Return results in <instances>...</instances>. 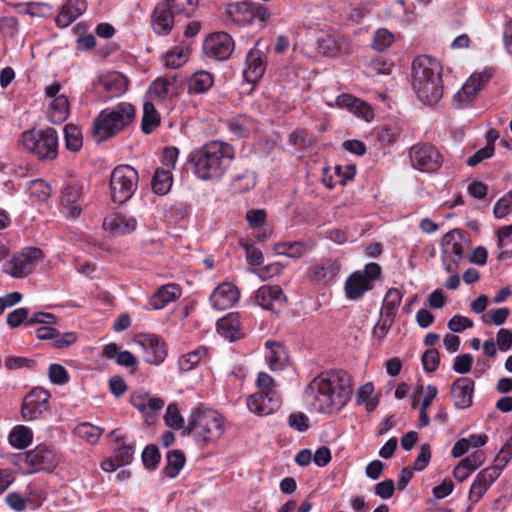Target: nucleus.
<instances>
[{"instance_id": "46", "label": "nucleus", "mask_w": 512, "mask_h": 512, "mask_svg": "<svg viewBox=\"0 0 512 512\" xmlns=\"http://www.w3.org/2000/svg\"><path fill=\"white\" fill-rule=\"evenodd\" d=\"M402 133V127L397 122H389L382 126L379 130L377 138L378 140L385 145H390L395 143Z\"/></svg>"}, {"instance_id": "56", "label": "nucleus", "mask_w": 512, "mask_h": 512, "mask_svg": "<svg viewBox=\"0 0 512 512\" xmlns=\"http://www.w3.org/2000/svg\"><path fill=\"white\" fill-rule=\"evenodd\" d=\"M422 365L426 372L432 373L436 371L440 363V353L435 348H430L422 355Z\"/></svg>"}, {"instance_id": "7", "label": "nucleus", "mask_w": 512, "mask_h": 512, "mask_svg": "<svg viewBox=\"0 0 512 512\" xmlns=\"http://www.w3.org/2000/svg\"><path fill=\"white\" fill-rule=\"evenodd\" d=\"M139 175L130 165L115 167L110 176V197L114 203L123 204L132 198L137 190Z\"/></svg>"}, {"instance_id": "34", "label": "nucleus", "mask_w": 512, "mask_h": 512, "mask_svg": "<svg viewBox=\"0 0 512 512\" xmlns=\"http://www.w3.org/2000/svg\"><path fill=\"white\" fill-rule=\"evenodd\" d=\"M214 84L213 75L205 70L193 73L188 79V91L190 94L206 93Z\"/></svg>"}, {"instance_id": "25", "label": "nucleus", "mask_w": 512, "mask_h": 512, "mask_svg": "<svg viewBox=\"0 0 512 512\" xmlns=\"http://www.w3.org/2000/svg\"><path fill=\"white\" fill-rule=\"evenodd\" d=\"M347 37L340 34H327L318 40V48L325 56H335L349 50Z\"/></svg>"}, {"instance_id": "30", "label": "nucleus", "mask_w": 512, "mask_h": 512, "mask_svg": "<svg viewBox=\"0 0 512 512\" xmlns=\"http://www.w3.org/2000/svg\"><path fill=\"white\" fill-rule=\"evenodd\" d=\"M246 220L250 228L257 231L255 237L258 241H266L271 236V230L264 228L267 213L264 209H250L246 213Z\"/></svg>"}, {"instance_id": "26", "label": "nucleus", "mask_w": 512, "mask_h": 512, "mask_svg": "<svg viewBox=\"0 0 512 512\" xmlns=\"http://www.w3.org/2000/svg\"><path fill=\"white\" fill-rule=\"evenodd\" d=\"M373 289V283L363 275L362 272L352 273L345 282V292L348 299L357 300L361 298L365 292Z\"/></svg>"}, {"instance_id": "58", "label": "nucleus", "mask_w": 512, "mask_h": 512, "mask_svg": "<svg viewBox=\"0 0 512 512\" xmlns=\"http://www.w3.org/2000/svg\"><path fill=\"white\" fill-rule=\"evenodd\" d=\"M494 144L489 142L487 145L478 151H476L471 157L467 160V165L470 167H475L482 161L491 158L494 155Z\"/></svg>"}, {"instance_id": "32", "label": "nucleus", "mask_w": 512, "mask_h": 512, "mask_svg": "<svg viewBox=\"0 0 512 512\" xmlns=\"http://www.w3.org/2000/svg\"><path fill=\"white\" fill-rule=\"evenodd\" d=\"M253 4L238 2L228 6L227 12L232 20L239 25H249L254 22Z\"/></svg>"}, {"instance_id": "2", "label": "nucleus", "mask_w": 512, "mask_h": 512, "mask_svg": "<svg viewBox=\"0 0 512 512\" xmlns=\"http://www.w3.org/2000/svg\"><path fill=\"white\" fill-rule=\"evenodd\" d=\"M234 158V148L222 141H210L193 149L188 156V165L193 174L202 181L220 180Z\"/></svg>"}, {"instance_id": "51", "label": "nucleus", "mask_w": 512, "mask_h": 512, "mask_svg": "<svg viewBox=\"0 0 512 512\" xmlns=\"http://www.w3.org/2000/svg\"><path fill=\"white\" fill-rule=\"evenodd\" d=\"M29 194L39 202L46 201L51 195V188L48 183L42 179H36L30 182L28 187Z\"/></svg>"}, {"instance_id": "39", "label": "nucleus", "mask_w": 512, "mask_h": 512, "mask_svg": "<svg viewBox=\"0 0 512 512\" xmlns=\"http://www.w3.org/2000/svg\"><path fill=\"white\" fill-rule=\"evenodd\" d=\"M170 11L178 18H190L198 8V0H163Z\"/></svg>"}, {"instance_id": "49", "label": "nucleus", "mask_w": 512, "mask_h": 512, "mask_svg": "<svg viewBox=\"0 0 512 512\" xmlns=\"http://www.w3.org/2000/svg\"><path fill=\"white\" fill-rule=\"evenodd\" d=\"M175 83V78H158L152 83L150 91L158 98L164 99L173 93Z\"/></svg>"}, {"instance_id": "29", "label": "nucleus", "mask_w": 512, "mask_h": 512, "mask_svg": "<svg viewBox=\"0 0 512 512\" xmlns=\"http://www.w3.org/2000/svg\"><path fill=\"white\" fill-rule=\"evenodd\" d=\"M240 325V319L237 313H230L217 322L218 331L221 336L230 341L238 340L243 336Z\"/></svg>"}, {"instance_id": "31", "label": "nucleus", "mask_w": 512, "mask_h": 512, "mask_svg": "<svg viewBox=\"0 0 512 512\" xmlns=\"http://www.w3.org/2000/svg\"><path fill=\"white\" fill-rule=\"evenodd\" d=\"M265 346L269 350L268 354L266 355L269 368L272 371L283 370L286 367L288 360V356L284 347L280 343L271 340L267 341Z\"/></svg>"}, {"instance_id": "20", "label": "nucleus", "mask_w": 512, "mask_h": 512, "mask_svg": "<svg viewBox=\"0 0 512 512\" xmlns=\"http://www.w3.org/2000/svg\"><path fill=\"white\" fill-rule=\"evenodd\" d=\"M474 381L468 377L457 378L451 385V396L458 409H467L472 406Z\"/></svg>"}, {"instance_id": "33", "label": "nucleus", "mask_w": 512, "mask_h": 512, "mask_svg": "<svg viewBox=\"0 0 512 512\" xmlns=\"http://www.w3.org/2000/svg\"><path fill=\"white\" fill-rule=\"evenodd\" d=\"M339 270L340 265L334 260H325L310 268L313 280L324 283L331 281L338 274Z\"/></svg>"}, {"instance_id": "28", "label": "nucleus", "mask_w": 512, "mask_h": 512, "mask_svg": "<svg viewBox=\"0 0 512 512\" xmlns=\"http://www.w3.org/2000/svg\"><path fill=\"white\" fill-rule=\"evenodd\" d=\"M181 295L180 287L176 284L161 286L150 298V305L155 310L165 308L171 302L176 301Z\"/></svg>"}, {"instance_id": "16", "label": "nucleus", "mask_w": 512, "mask_h": 512, "mask_svg": "<svg viewBox=\"0 0 512 512\" xmlns=\"http://www.w3.org/2000/svg\"><path fill=\"white\" fill-rule=\"evenodd\" d=\"M501 470L494 464L481 470L475 477L468 494L472 504L477 503L488 491L491 485L498 479Z\"/></svg>"}, {"instance_id": "27", "label": "nucleus", "mask_w": 512, "mask_h": 512, "mask_svg": "<svg viewBox=\"0 0 512 512\" xmlns=\"http://www.w3.org/2000/svg\"><path fill=\"white\" fill-rule=\"evenodd\" d=\"M464 236L462 231L454 229L446 233L442 239L443 254H453L456 258L453 260L455 266L459 265L464 254Z\"/></svg>"}, {"instance_id": "38", "label": "nucleus", "mask_w": 512, "mask_h": 512, "mask_svg": "<svg viewBox=\"0 0 512 512\" xmlns=\"http://www.w3.org/2000/svg\"><path fill=\"white\" fill-rule=\"evenodd\" d=\"M102 355L108 359H115L116 363L124 367H132L136 364V358L130 351H119L116 343L104 346Z\"/></svg>"}, {"instance_id": "15", "label": "nucleus", "mask_w": 512, "mask_h": 512, "mask_svg": "<svg viewBox=\"0 0 512 512\" xmlns=\"http://www.w3.org/2000/svg\"><path fill=\"white\" fill-rule=\"evenodd\" d=\"M248 409L258 416H267L276 412L281 405L276 392H257L247 398Z\"/></svg>"}, {"instance_id": "52", "label": "nucleus", "mask_w": 512, "mask_h": 512, "mask_svg": "<svg viewBox=\"0 0 512 512\" xmlns=\"http://www.w3.org/2000/svg\"><path fill=\"white\" fill-rule=\"evenodd\" d=\"M101 432L98 427L87 422L80 423L75 428L76 435L90 444H94L98 441Z\"/></svg>"}, {"instance_id": "50", "label": "nucleus", "mask_w": 512, "mask_h": 512, "mask_svg": "<svg viewBox=\"0 0 512 512\" xmlns=\"http://www.w3.org/2000/svg\"><path fill=\"white\" fill-rule=\"evenodd\" d=\"M229 131L239 138L248 136L251 120L246 116L232 118L227 123Z\"/></svg>"}, {"instance_id": "44", "label": "nucleus", "mask_w": 512, "mask_h": 512, "mask_svg": "<svg viewBox=\"0 0 512 512\" xmlns=\"http://www.w3.org/2000/svg\"><path fill=\"white\" fill-rule=\"evenodd\" d=\"M8 440L13 447L25 449L33 440L32 430L23 425L15 426L9 433Z\"/></svg>"}, {"instance_id": "3", "label": "nucleus", "mask_w": 512, "mask_h": 512, "mask_svg": "<svg viewBox=\"0 0 512 512\" xmlns=\"http://www.w3.org/2000/svg\"><path fill=\"white\" fill-rule=\"evenodd\" d=\"M412 86L422 103L437 104L443 96L440 62L427 55L416 57L412 63Z\"/></svg>"}, {"instance_id": "9", "label": "nucleus", "mask_w": 512, "mask_h": 512, "mask_svg": "<svg viewBox=\"0 0 512 512\" xmlns=\"http://www.w3.org/2000/svg\"><path fill=\"white\" fill-rule=\"evenodd\" d=\"M409 157L412 166L425 173L437 171L443 163L439 151L431 144L420 143L411 147Z\"/></svg>"}, {"instance_id": "57", "label": "nucleus", "mask_w": 512, "mask_h": 512, "mask_svg": "<svg viewBox=\"0 0 512 512\" xmlns=\"http://www.w3.org/2000/svg\"><path fill=\"white\" fill-rule=\"evenodd\" d=\"M240 245L245 250L246 260L249 264L259 266L263 263L264 257L260 249L248 241H241Z\"/></svg>"}, {"instance_id": "45", "label": "nucleus", "mask_w": 512, "mask_h": 512, "mask_svg": "<svg viewBox=\"0 0 512 512\" xmlns=\"http://www.w3.org/2000/svg\"><path fill=\"white\" fill-rule=\"evenodd\" d=\"M206 356L207 349L205 347H198L194 351L182 355L178 360V367L180 372L192 371Z\"/></svg>"}, {"instance_id": "42", "label": "nucleus", "mask_w": 512, "mask_h": 512, "mask_svg": "<svg viewBox=\"0 0 512 512\" xmlns=\"http://www.w3.org/2000/svg\"><path fill=\"white\" fill-rule=\"evenodd\" d=\"M172 174L169 170L157 168L151 181V187L155 194L166 195L172 187Z\"/></svg>"}, {"instance_id": "62", "label": "nucleus", "mask_w": 512, "mask_h": 512, "mask_svg": "<svg viewBox=\"0 0 512 512\" xmlns=\"http://www.w3.org/2000/svg\"><path fill=\"white\" fill-rule=\"evenodd\" d=\"M288 423L291 428L298 432H304L309 428V419L302 412L291 413Z\"/></svg>"}, {"instance_id": "37", "label": "nucleus", "mask_w": 512, "mask_h": 512, "mask_svg": "<svg viewBox=\"0 0 512 512\" xmlns=\"http://www.w3.org/2000/svg\"><path fill=\"white\" fill-rule=\"evenodd\" d=\"M114 437L117 447L114 451L115 462L117 466H124L129 464L133 459L134 446L127 444L124 437L118 434L117 430H113L110 434Z\"/></svg>"}, {"instance_id": "14", "label": "nucleus", "mask_w": 512, "mask_h": 512, "mask_svg": "<svg viewBox=\"0 0 512 512\" xmlns=\"http://www.w3.org/2000/svg\"><path fill=\"white\" fill-rule=\"evenodd\" d=\"M94 88L103 99L109 100L120 97L128 90V80L119 72H111L101 76Z\"/></svg>"}, {"instance_id": "53", "label": "nucleus", "mask_w": 512, "mask_h": 512, "mask_svg": "<svg viewBox=\"0 0 512 512\" xmlns=\"http://www.w3.org/2000/svg\"><path fill=\"white\" fill-rule=\"evenodd\" d=\"M256 184V176L252 171H245L242 174L237 175L233 182V188L239 193H244Z\"/></svg>"}, {"instance_id": "17", "label": "nucleus", "mask_w": 512, "mask_h": 512, "mask_svg": "<svg viewBox=\"0 0 512 512\" xmlns=\"http://www.w3.org/2000/svg\"><path fill=\"white\" fill-rule=\"evenodd\" d=\"M258 42L246 55V67L243 70L244 79L248 83H257L264 75L267 62L265 54L257 48Z\"/></svg>"}, {"instance_id": "59", "label": "nucleus", "mask_w": 512, "mask_h": 512, "mask_svg": "<svg viewBox=\"0 0 512 512\" xmlns=\"http://www.w3.org/2000/svg\"><path fill=\"white\" fill-rule=\"evenodd\" d=\"M49 379L54 384L63 385L69 381V375L62 365L53 363L49 366Z\"/></svg>"}, {"instance_id": "41", "label": "nucleus", "mask_w": 512, "mask_h": 512, "mask_svg": "<svg viewBox=\"0 0 512 512\" xmlns=\"http://www.w3.org/2000/svg\"><path fill=\"white\" fill-rule=\"evenodd\" d=\"M161 122L160 114L157 112L155 106L151 102L143 104V115L141 130L144 134H151Z\"/></svg>"}, {"instance_id": "36", "label": "nucleus", "mask_w": 512, "mask_h": 512, "mask_svg": "<svg viewBox=\"0 0 512 512\" xmlns=\"http://www.w3.org/2000/svg\"><path fill=\"white\" fill-rule=\"evenodd\" d=\"M69 115V102L65 95H59L50 103L47 116L51 123L60 124Z\"/></svg>"}, {"instance_id": "18", "label": "nucleus", "mask_w": 512, "mask_h": 512, "mask_svg": "<svg viewBox=\"0 0 512 512\" xmlns=\"http://www.w3.org/2000/svg\"><path fill=\"white\" fill-rule=\"evenodd\" d=\"M256 302L266 310L278 312L286 302V296L278 285H263L255 295Z\"/></svg>"}, {"instance_id": "1", "label": "nucleus", "mask_w": 512, "mask_h": 512, "mask_svg": "<svg viewBox=\"0 0 512 512\" xmlns=\"http://www.w3.org/2000/svg\"><path fill=\"white\" fill-rule=\"evenodd\" d=\"M352 381L343 370H330L314 378L304 390V398L318 413L340 411L350 400Z\"/></svg>"}, {"instance_id": "63", "label": "nucleus", "mask_w": 512, "mask_h": 512, "mask_svg": "<svg viewBox=\"0 0 512 512\" xmlns=\"http://www.w3.org/2000/svg\"><path fill=\"white\" fill-rule=\"evenodd\" d=\"M496 344L502 352L512 350V330L501 328L496 334Z\"/></svg>"}, {"instance_id": "8", "label": "nucleus", "mask_w": 512, "mask_h": 512, "mask_svg": "<svg viewBox=\"0 0 512 512\" xmlns=\"http://www.w3.org/2000/svg\"><path fill=\"white\" fill-rule=\"evenodd\" d=\"M42 255L39 248H25L3 264V271L12 277L23 278L34 270Z\"/></svg>"}, {"instance_id": "48", "label": "nucleus", "mask_w": 512, "mask_h": 512, "mask_svg": "<svg viewBox=\"0 0 512 512\" xmlns=\"http://www.w3.org/2000/svg\"><path fill=\"white\" fill-rule=\"evenodd\" d=\"M394 42V35L386 28H379L374 32L371 47L377 52H382L389 48Z\"/></svg>"}, {"instance_id": "55", "label": "nucleus", "mask_w": 512, "mask_h": 512, "mask_svg": "<svg viewBox=\"0 0 512 512\" xmlns=\"http://www.w3.org/2000/svg\"><path fill=\"white\" fill-rule=\"evenodd\" d=\"M160 459L161 455L155 445H147L142 452V462L147 469H156Z\"/></svg>"}, {"instance_id": "6", "label": "nucleus", "mask_w": 512, "mask_h": 512, "mask_svg": "<svg viewBox=\"0 0 512 512\" xmlns=\"http://www.w3.org/2000/svg\"><path fill=\"white\" fill-rule=\"evenodd\" d=\"M21 144L39 160H54L58 155V133L54 128L33 129L21 135Z\"/></svg>"}, {"instance_id": "24", "label": "nucleus", "mask_w": 512, "mask_h": 512, "mask_svg": "<svg viewBox=\"0 0 512 512\" xmlns=\"http://www.w3.org/2000/svg\"><path fill=\"white\" fill-rule=\"evenodd\" d=\"M86 9V0H67L55 18L56 25L60 28L68 27L72 22L79 18Z\"/></svg>"}, {"instance_id": "5", "label": "nucleus", "mask_w": 512, "mask_h": 512, "mask_svg": "<svg viewBox=\"0 0 512 512\" xmlns=\"http://www.w3.org/2000/svg\"><path fill=\"white\" fill-rule=\"evenodd\" d=\"M224 432L223 417L214 410L194 409L189 416L186 434H193L197 441H215Z\"/></svg>"}, {"instance_id": "4", "label": "nucleus", "mask_w": 512, "mask_h": 512, "mask_svg": "<svg viewBox=\"0 0 512 512\" xmlns=\"http://www.w3.org/2000/svg\"><path fill=\"white\" fill-rule=\"evenodd\" d=\"M136 109L129 102H120L103 109L94 119L92 135L96 142L105 141L129 127L135 120Z\"/></svg>"}, {"instance_id": "35", "label": "nucleus", "mask_w": 512, "mask_h": 512, "mask_svg": "<svg viewBox=\"0 0 512 512\" xmlns=\"http://www.w3.org/2000/svg\"><path fill=\"white\" fill-rule=\"evenodd\" d=\"M45 497L41 491L37 493H30L26 498L22 497L16 492H11L6 496V503L15 511L21 512L26 509V504L29 503L34 507H38L44 501Z\"/></svg>"}, {"instance_id": "10", "label": "nucleus", "mask_w": 512, "mask_h": 512, "mask_svg": "<svg viewBox=\"0 0 512 512\" xmlns=\"http://www.w3.org/2000/svg\"><path fill=\"white\" fill-rule=\"evenodd\" d=\"M19 463L23 473L29 475L39 471H51L56 465V460L54 453L49 448L37 446L21 455Z\"/></svg>"}, {"instance_id": "47", "label": "nucleus", "mask_w": 512, "mask_h": 512, "mask_svg": "<svg viewBox=\"0 0 512 512\" xmlns=\"http://www.w3.org/2000/svg\"><path fill=\"white\" fill-rule=\"evenodd\" d=\"M65 146L69 151L76 152L82 147V134L74 124H67L64 127Z\"/></svg>"}, {"instance_id": "64", "label": "nucleus", "mask_w": 512, "mask_h": 512, "mask_svg": "<svg viewBox=\"0 0 512 512\" xmlns=\"http://www.w3.org/2000/svg\"><path fill=\"white\" fill-rule=\"evenodd\" d=\"M472 326L473 322L462 315H455L448 321V328L456 333H461Z\"/></svg>"}, {"instance_id": "60", "label": "nucleus", "mask_w": 512, "mask_h": 512, "mask_svg": "<svg viewBox=\"0 0 512 512\" xmlns=\"http://www.w3.org/2000/svg\"><path fill=\"white\" fill-rule=\"evenodd\" d=\"M313 248L314 243L312 242H288L289 257L291 258H300L310 252Z\"/></svg>"}, {"instance_id": "61", "label": "nucleus", "mask_w": 512, "mask_h": 512, "mask_svg": "<svg viewBox=\"0 0 512 512\" xmlns=\"http://www.w3.org/2000/svg\"><path fill=\"white\" fill-rule=\"evenodd\" d=\"M512 458V437L501 448L499 454L494 459V465L501 471Z\"/></svg>"}, {"instance_id": "43", "label": "nucleus", "mask_w": 512, "mask_h": 512, "mask_svg": "<svg viewBox=\"0 0 512 512\" xmlns=\"http://www.w3.org/2000/svg\"><path fill=\"white\" fill-rule=\"evenodd\" d=\"M186 458L181 450L169 451L166 455V465L163 474L169 478H175L182 470Z\"/></svg>"}, {"instance_id": "12", "label": "nucleus", "mask_w": 512, "mask_h": 512, "mask_svg": "<svg viewBox=\"0 0 512 512\" xmlns=\"http://www.w3.org/2000/svg\"><path fill=\"white\" fill-rule=\"evenodd\" d=\"M84 189L85 181L80 179H72L63 188L61 203L67 215L73 219L82 213Z\"/></svg>"}, {"instance_id": "40", "label": "nucleus", "mask_w": 512, "mask_h": 512, "mask_svg": "<svg viewBox=\"0 0 512 512\" xmlns=\"http://www.w3.org/2000/svg\"><path fill=\"white\" fill-rule=\"evenodd\" d=\"M402 297L403 295L399 289L390 288L384 296L379 316H387L395 319Z\"/></svg>"}, {"instance_id": "54", "label": "nucleus", "mask_w": 512, "mask_h": 512, "mask_svg": "<svg viewBox=\"0 0 512 512\" xmlns=\"http://www.w3.org/2000/svg\"><path fill=\"white\" fill-rule=\"evenodd\" d=\"M164 420L166 425L173 429L180 430L184 428V418L180 414L177 405L174 403L168 405Z\"/></svg>"}, {"instance_id": "19", "label": "nucleus", "mask_w": 512, "mask_h": 512, "mask_svg": "<svg viewBox=\"0 0 512 512\" xmlns=\"http://www.w3.org/2000/svg\"><path fill=\"white\" fill-rule=\"evenodd\" d=\"M138 222L134 216L122 213L108 215L103 220L104 230L113 236H123L131 234L137 228Z\"/></svg>"}, {"instance_id": "22", "label": "nucleus", "mask_w": 512, "mask_h": 512, "mask_svg": "<svg viewBox=\"0 0 512 512\" xmlns=\"http://www.w3.org/2000/svg\"><path fill=\"white\" fill-rule=\"evenodd\" d=\"M141 345L144 349V360L153 365H160L167 357V346L157 335H147Z\"/></svg>"}, {"instance_id": "11", "label": "nucleus", "mask_w": 512, "mask_h": 512, "mask_svg": "<svg viewBox=\"0 0 512 512\" xmlns=\"http://www.w3.org/2000/svg\"><path fill=\"white\" fill-rule=\"evenodd\" d=\"M492 78V71L486 69L479 73H473L458 91L452 100V105L456 109H462L468 106L475 96L488 84Z\"/></svg>"}, {"instance_id": "13", "label": "nucleus", "mask_w": 512, "mask_h": 512, "mask_svg": "<svg viewBox=\"0 0 512 512\" xmlns=\"http://www.w3.org/2000/svg\"><path fill=\"white\" fill-rule=\"evenodd\" d=\"M232 37L225 32H217L208 36L203 43V51L209 58L218 61L226 60L234 50Z\"/></svg>"}, {"instance_id": "23", "label": "nucleus", "mask_w": 512, "mask_h": 512, "mask_svg": "<svg viewBox=\"0 0 512 512\" xmlns=\"http://www.w3.org/2000/svg\"><path fill=\"white\" fill-rule=\"evenodd\" d=\"M177 18L163 1L159 2L152 13L151 25L158 35H168L174 26Z\"/></svg>"}, {"instance_id": "21", "label": "nucleus", "mask_w": 512, "mask_h": 512, "mask_svg": "<svg viewBox=\"0 0 512 512\" xmlns=\"http://www.w3.org/2000/svg\"><path fill=\"white\" fill-rule=\"evenodd\" d=\"M238 299L239 291L231 283L220 284L213 290L210 296L212 307L219 311L231 308Z\"/></svg>"}]
</instances>
